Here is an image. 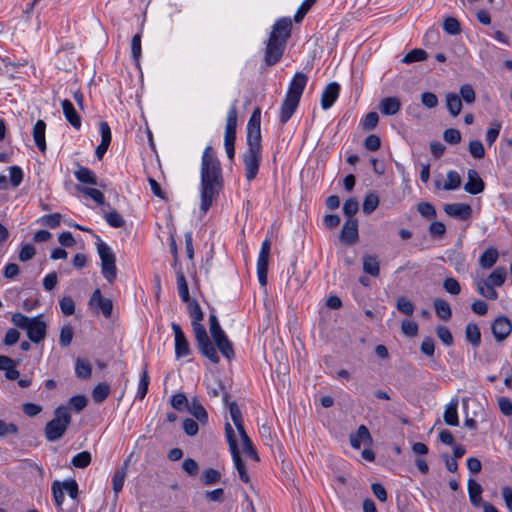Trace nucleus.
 Listing matches in <instances>:
<instances>
[{
	"label": "nucleus",
	"mask_w": 512,
	"mask_h": 512,
	"mask_svg": "<svg viewBox=\"0 0 512 512\" xmlns=\"http://www.w3.org/2000/svg\"><path fill=\"white\" fill-rule=\"evenodd\" d=\"M223 189L222 168L213 148L207 146L201 161L200 210L205 215Z\"/></svg>",
	"instance_id": "obj_1"
},
{
	"label": "nucleus",
	"mask_w": 512,
	"mask_h": 512,
	"mask_svg": "<svg viewBox=\"0 0 512 512\" xmlns=\"http://www.w3.org/2000/svg\"><path fill=\"white\" fill-rule=\"evenodd\" d=\"M291 29L292 20L289 17L280 18L274 23L265 48L264 62L267 67L274 66L281 60Z\"/></svg>",
	"instance_id": "obj_2"
},
{
	"label": "nucleus",
	"mask_w": 512,
	"mask_h": 512,
	"mask_svg": "<svg viewBox=\"0 0 512 512\" xmlns=\"http://www.w3.org/2000/svg\"><path fill=\"white\" fill-rule=\"evenodd\" d=\"M11 322L18 328L26 330L27 337L34 343H40L46 337L47 323L43 315L29 318L18 312L12 315Z\"/></svg>",
	"instance_id": "obj_3"
},
{
	"label": "nucleus",
	"mask_w": 512,
	"mask_h": 512,
	"mask_svg": "<svg viewBox=\"0 0 512 512\" xmlns=\"http://www.w3.org/2000/svg\"><path fill=\"white\" fill-rule=\"evenodd\" d=\"M71 422L70 410L66 406H59L54 411V417L45 426V436L48 441L60 439Z\"/></svg>",
	"instance_id": "obj_4"
},
{
	"label": "nucleus",
	"mask_w": 512,
	"mask_h": 512,
	"mask_svg": "<svg viewBox=\"0 0 512 512\" xmlns=\"http://www.w3.org/2000/svg\"><path fill=\"white\" fill-rule=\"evenodd\" d=\"M262 159L261 142H247V149L242 155L245 177L250 182L256 178Z\"/></svg>",
	"instance_id": "obj_5"
},
{
	"label": "nucleus",
	"mask_w": 512,
	"mask_h": 512,
	"mask_svg": "<svg viewBox=\"0 0 512 512\" xmlns=\"http://www.w3.org/2000/svg\"><path fill=\"white\" fill-rule=\"evenodd\" d=\"M197 347L200 353L208 358L212 363L217 364L220 358L214 348L210 338L207 335L206 328L201 323H191Z\"/></svg>",
	"instance_id": "obj_6"
},
{
	"label": "nucleus",
	"mask_w": 512,
	"mask_h": 512,
	"mask_svg": "<svg viewBox=\"0 0 512 512\" xmlns=\"http://www.w3.org/2000/svg\"><path fill=\"white\" fill-rule=\"evenodd\" d=\"M97 251L101 260L102 274L109 283H113L117 276L115 254L111 248L101 240L97 242Z\"/></svg>",
	"instance_id": "obj_7"
},
{
	"label": "nucleus",
	"mask_w": 512,
	"mask_h": 512,
	"mask_svg": "<svg viewBox=\"0 0 512 512\" xmlns=\"http://www.w3.org/2000/svg\"><path fill=\"white\" fill-rule=\"evenodd\" d=\"M225 435H226V439H227V442L229 445V450L232 454L233 462H234L235 468L238 472L239 478L241 479L242 482L249 483L250 476L246 470L245 463L241 458L237 440H236V435H235L234 429L232 428L230 423L225 424Z\"/></svg>",
	"instance_id": "obj_8"
},
{
	"label": "nucleus",
	"mask_w": 512,
	"mask_h": 512,
	"mask_svg": "<svg viewBox=\"0 0 512 512\" xmlns=\"http://www.w3.org/2000/svg\"><path fill=\"white\" fill-rule=\"evenodd\" d=\"M236 127H237V108L236 104L233 103L230 107L224 134V146L227 153V157L232 161L235 157V140H236Z\"/></svg>",
	"instance_id": "obj_9"
},
{
	"label": "nucleus",
	"mask_w": 512,
	"mask_h": 512,
	"mask_svg": "<svg viewBox=\"0 0 512 512\" xmlns=\"http://www.w3.org/2000/svg\"><path fill=\"white\" fill-rule=\"evenodd\" d=\"M271 242L269 239H265L262 242L260 253L257 260V275L259 283L262 286L267 284V273L269 265V254H270Z\"/></svg>",
	"instance_id": "obj_10"
},
{
	"label": "nucleus",
	"mask_w": 512,
	"mask_h": 512,
	"mask_svg": "<svg viewBox=\"0 0 512 512\" xmlns=\"http://www.w3.org/2000/svg\"><path fill=\"white\" fill-rule=\"evenodd\" d=\"M491 331L497 342L504 341L512 332V324L506 316H498L491 323Z\"/></svg>",
	"instance_id": "obj_11"
},
{
	"label": "nucleus",
	"mask_w": 512,
	"mask_h": 512,
	"mask_svg": "<svg viewBox=\"0 0 512 512\" xmlns=\"http://www.w3.org/2000/svg\"><path fill=\"white\" fill-rule=\"evenodd\" d=\"M261 110L255 108L247 124V142H261Z\"/></svg>",
	"instance_id": "obj_12"
},
{
	"label": "nucleus",
	"mask_w": 512,
	"mask_h": 512,
	"mask_svg": "<svg viewBox=\"0 0 512 512\" xmlns=\"http://www.w3.org/2000/svg\"><path fill=\"white\" fill-rule=\"evenodd\" d=\"M89 305L94 311H101L106 318H109L112 314V301L108 298H103L99 289L93 292Z\"/></svg>",
	"instance_id": "obj_13"
},
{
	"label": "nucleus",
	"mask_w": 512,
	"mask_h": 512,
	"mask_svg": "<svg viewBox=\"0 0 512 512\" xmlns=\"http://www.w3.org/2000/svg\"><path fill=\"white\" fill-rule=\"evenodd\" d=\"M307 82V75L302 72H297L289 84L286 96L300 101Z\"/></svg>",
	"instance_id": "obj_14"
},
{
	"label": "nucleus",
	"mask_w": 512,
	"mask_h": 512,
	"mask_svg": "<svg viewBox=\"0 0 512 512\" xmlns=\"http://www.w3.org/2000/svg\"><path fill=\"white\" fill-rule=\"evenodd\" d=\"M358 234V220L347 219L341 229L340 240L347 245H352L357 242Z\"/></svg>",
	"instance_id": "obj_15"
},
{
	"label": "nucleus",
	"mask_w": 512,
	"mask_h": 512,
	"mask_svg": "<svg viewBox=\"0 0 512 512\" xmlns=\"http://www.w3.org/2000/svg\"><path fill=\"white\" fill-rule=\"evenodd\" d=\"M444 211L447 215L461 221L469 219L472 215V208L466 203L445 204Z\"/></svg>",
	"instance_id": "obj_16"
},
{
	"label": "nucleus",
	"mask_w": 512,
	"mask_h": 512,
	"mask_svg": "<svg viewBox=\"0 0 512 512\" xmlns=\"http://www.w3.org/2000/svg\"><path fill=\"white\" fill-rule=\"evenodd\" d=\"M468 181L464 185V190L472 195L482 193L485 189V182L479 176V173L474 169H469L467 172Z\"/></svg>",
	"instance_id": "obj_17"
},
{
	"label": "nucleus",
	"mask_w": 512,
	"mask_h": 512,
	"mask_svg": "<svg viewBox=\"0 0 512 512\" xmlns=\"http://www.w3.org/2000/svg\"><path fill=\"white\" fill-rule=\"evenodd\" d=\"M340 93V85L337 82L329 83L321 95V107L324 110L329 109L335 103Z\"/></svg>",
	"instance_id": "obj_18"
},
{
	"label": "nucleus",
	"mask_w": 512,
	"mask_h": 512,
	"mask_svg": "<svg viewBox=\"0 0 512 512\" xmlns=\"http://www.w3.org/2000/svg\"><path fill=\"white\" fill-rule=\"evenodd\" d=\"M212 338L217 346L218 350L228 360L234 358V349L231 341L228 339L224 331L212 335Z\"/></svg>",
	"instance_id": "obj_19"
},
{
	"label": "nucleus",
	"mask_w": 512,
	"mask_h": 512,
	"mask_svg": "<svg viewBox=\"0 0 512 512\" xmlns=\"http://www.w3.org/2000/svg\"><path fill=\"white\" fill-rule=\"evenodd\" d=\"M99 130L101 134V142L96 147L95 153L97 158L100 160L108 150V147L111 143V130L109 125L104 121L100 122Z\"/></svg>",
	"instance_id": "obj_20"
},
{
	"label": "nucleus",
	"mask_w": 512,
	"mask_h": 512,
	"mask_svg": "<svg viewBox=\"0 0 512 512\" xmlns=\"http://www.w3.org/2000/svg\"><path fill=\"white\" fill-rule=\"evenodd\" d=\"M349 439L354 449H359L362 443H372L371 434L365 425H360L355 433L350 434Z\"/></svg>",
	"instance_id": "obj_21"
},
{
	"label": "nucleus",
	"mask_w": 512,
	"mask_h": 512,
	"mask_svg": "<svg viewBox=\"0 0 512 512\" xmlns=\"http://www.w3.org/2000/svg\"><path fill=\"white\" fill-rule=\"evenodd\" d=\"M459 400L458 397H454L450 400V402L446 405L443 418L444 422L449 426H458L459 418H458V408Z\"/></svg>",
	"instance_id": "obj_22"
},
{
	"label": "nucleus",
	"mask_w": 512,
	"mask_h": 512,
	"mask_svg": "<svg viewBox=\"0 0 512 512\" xmlns=\"http://www.w3.org/2000/svg\"><path fill=\"white\" fill-rule=\"evenodd\" d=\"M299 104V100L285 96V99L281 105L279 120L281 124L287 123L294 112L296 111Z\"/></svg>",
	"instance_id": "obj_23"
},
{
	"label": "nucleus",
	"mask_w": 512,
	"mask_h": 512,
	"mask_svg": "<svg viewBox=\"0 0 512 512\" xmlns=\"http://www.w3.org/2000/svg\"><path fill=\"white\" fill-rule=\"evenodd\" d=\"M380 112L383 115L391 116L397 114L401 109V101L398 97H386L380 101Z\"/></svg>",
	"instance_id": "obj_24"
},
{
	"label": "nucleus",
	"mask_w": 512,
	"mask_h": 512,
	"mask_svg": "<svg viewBox=\"0 0 512 512\" xmlns=\"http://www.w3.org/2000/svg\"><path fill=\"white\" fill-rule=\"evenodd\" d=\"M61 106L63 109L64 116L66 120L75 128L79 129L81 127V118L77 114L73 104L67 100L64 99L61 102Z\"/></svg>",
	"instance_id": "obj_25"
},
{
	"label": "nucleus",
	"mask_w": 512,
	"mask_h": 512,
	"mask_svg": "<svg viewBox=\"0 0 512 512\" xmlns=\"http://www.w3.org/2000/svg\"><path fill=\"white\" fill-rule=\"evenodd\" d=\"M187 411L195 417L200 424L206 425L208 423V413L196 398L192 399L191 403H189Z\"/></svg>",
	"instance_id": "obj_26"
},
{
	"label": "nucleus",
	"mask_w": 512,
	"mask_h": 512,
	"mask_svg": "<svg viewBox=\"0 0 512 512\" xmlns=\"http://www.w3.org/2000/svg\"><path fill=\"white\" fill-rule=\"evenodd\" d=\"M45 130V122L43 120H38L32 131L34 142L41 152H45L46 150Z\"/></svg>",
	"instance_id": "obj_27"
},
{
	"label": "nucleus",
	"mask_w": 512,
	"mask_h": 512,
	"mask_svg": "<svg viewBox=\"0 0 512 512\" xmlns=\"http://www.w3.org/2000/svg\"><path fill=\"white\" fill-rule=\"evenodd\" d=\"M468 494L470 498V502L473 506L478 507L482 505V498L481 494L483 492V489L481 485L474 479L470 478L468 480Z\"/></svg>",
	"instance_id": "obj_28"
},
{
	"label": "nucleus",
	"mask_w": 512,
	"mask_h": 512,
	"mask_svg": "<svg viewBox=\"0 0 512 512\" xmlns=\"http://www.w3.org/2000/svg\"><path fill=\"white\" fill-rule=\"evenodd\" d=\"M499 257L498 251L494 247L487 248L479 257V265L483 269H490L497 262Z\"/></svg>",
	"instance_id": "obj_29"
},
{
	"label": "nucleus",
	"mask_w": 512,
	"mask_h": 512,
	"mask_svg": "<svg viewBox=\"0 0 512 512\" xmlns=\"http://www.w3.org/2000/svg\"><path fill=\"white\" fill-rule=\"evenodd\" d=\"M363 271L373 277H378L380 274V266L377 256L364 255L363 256Z\"/></svg>",
	"instance_id": "obj_30"
},
{
	"label": "nucleus",
	"mask_w": 512,
	"mask_h": 512,
	"mask_svg": "<svg viewBox=\"0 0 512 512\" xmlns=\"http://www.w3.org/2000/svg\"><path fill=\"white\" fill-rule=\"evenodd\" d=\"M476 288L478 293L486 299L496 300L498 298V293L495 290L494 286L491 283H489V281H487L486 279L478 280L476 282Z\"/></svg>",
	"instance_id": "obj_31"
},
{
	"label": "nucleus",
	"mask_w": 512,
	"mask_h": 512,
	"mask_svg": "<svg viewBox=\"0 0 512 512\" xmlns=\"http://www.w3.org/2000/svg\"><path fill=\"white\" fill-rule=\"evenodd\" d=\"M465 338L473 347H478L481 343L480 328L476 323H468L465 328Z\"/></svg>",
	"instance_id": "obj_32"
},
{
	"label": "nucleus",
	"mask_w": 512,
	"mask_h": 512,
	"mask_svg": "<svg viewBox=\"0 0 512 512\" xmlns=\"http://www.w3.org/2000/svg\"><path fill=\"white\" fill-rule=\"evenodd\" d=\"M435 312L439 318L444 321H448L452 316V310L449 303L441 298H437L433 302Z\"/></svg>",
	"instance_id": "obj_33"
},
{
	"label": "nucleus",
	"mask_w": 512,
	"mask_h": 512,
	"mask_svg": "<svg viewBox=\"0 0 512 512\" xmlns=\"http://www.w3.org/2000/svg\"><path fill=\"white\" fill-rule=\"evenodd\" d=\"M75 178L82 183L91 184V185H97V178L95 173L90 170L87 167L80 166L75 172H74Z\"/></svg>",
	"instance_id": "obj_34"
},
{
	"label": "nucleus",
	"mask_w": 512,
	"mask_h": 512,
	"mask_svg": "<svg viewBox=\"0 0 512 512\" xmlns=\"http://www.w3.org/2000/svg\"><path fill=\"white\" fill-rule=\"evenodd\" d=\"M127 466L128 464L127 462H125L123 466L119 470H117L113 475L112 487L116 496L123 488L124 481L127 476Z\"/></svg>",
	"instance_id": "obj_35"
},
{
	"label": "nucleus",
	"mask_w": 512,
	"mask_h": 512,
	"mask_svg": "<svg viewBox=\"0 0 512 512\" xmlns=\"http://www.w3.org/2000/svg\"><path fill=\"white\" fill-rule=\"evenodd\" d=\"M241 440H242V449L243 453L252 458L254 461H259V455L256 451V449L253 446V443L249 436L247 435L246 431H242L239 433Z\"/></svg>",
	"instance_id": "obj_36"
},
{
	"label": "nucleus",
	"mask_w": 512,
	"mask_h": 512,
	"mask_svg": "<svg viewBox=\"0 0 512 512\" xmlns=\"http://www.w3.org/2000/svg\"><path fill=\"white\" fill-rule=\"evenodd\" d=\"M446 106L449 111V113L452 116H457L460 114L462 109V101L459 95L455 93H448L446 95Z\"/></svg>",
	"instance_id": "obj_37"
},
{
	"label": "nucleus",
	"mask_w": 512,
	"mask_h": 512,
	"mask_svg": "<svg viewBox=\"0 0 512 512\" xmlns=\"http://www.w3.org/2000/svg\"><path fill=\"white\" fill-rule=\"evenodd\" d=\"M229 412L237 431L239 433L245 431L242 420V413L236 402L229 403Z\"/></svg>",
	"instance_id": "obj_38"
},
{
	"label": "nucleus",
	"mask_w": 512,
	"mask_h": 512,
	"mask_svg": "<svg viewBox=\"0 0 512 512\" xmlns=\"http://www.w3.org/2000/svg\"><path fill=\"white\" fill-rule=\"evenodd\" d=\"M461 176L455 170H450L447 172V180L442 186V189L446 191L456 190L461 186Z\"/></svg>",
	"instance_id": "obj_39"
},
{
	"label": "nucleus",
	"mask_w": 512,
	"mask_h": 512,
	"mask_svg": "<svg viewBox=\"0 0 512 512\" xmlns=\"http://www.w3.org/2000/svg\"><path fill=\"white\" fill-rule=\"evenodd\" d=\"M507 278V271L504 267H497L486 279L493 286L500 287L504 284Z\"/></svg>",
	"instance_id": "obj_40"
},
{
	"label": "nucleus",
	"mask_w": 512,
	"mask_h": 512,
	"mask_svg": "<svg viewBox=\"0 0 512 512\" xmlns=\"http://www.w3.org/2000/svg\"><path fill=\"white\" fill-rule=\"evenodd\" d=\"M379 205V197L376 193H369L365 196L362 209L367 215L371 214L376 210Z\"/></svg>",
	"instance_id": "obj_41"
},
{
	"label": "nucleus",
	"mask_w": 512,
	"mask_h": 512,
	"mask_svg": "<svg viewBox=\"0 0 512 512\" xmlns=\"http://www.w3.org/2000/svg\"><path fill=\"white\" fill-rule=\"evenodd\" d=\"M428 54L425 50L416 48L408 52L404 58L402 59V62L405 64H411L414 62H419L427 59Z\"/></svg>",
	"instance_id": "obj_42"
},
{
	"label": "nucleus",
	"mask_w": 512,
	"mask_h": 512,
	"mask_svg": "<svg viewBox=\"0 0 512 512\" xmlns=\"http://www.w3.org/2000/svg\"><path fill=\"white\" fill-rule=\"evenodd\" d=\"M77 190L93 199L98 205L104 204V195L100 190L84 186H77Z\"/></svg>",
	"instance_id": "obj_43"
},
{
	"label": "nucleus",
	"mask_w": 512,
	"mask_h": 512,
	"mask_svg": "<svg viewBox=\"0 0 512 512\" xmlns=\"http://www.w3.org/2000/svg\"><path fill=\"white\" fill-rule=\"evenodd\" d=\"M170 404L175 410L181 412L188 409L189 401L184 393H177L170 398Z\"/></svg>",
	"instance_id": "obj_44"
},
{
	"label": "nucleus",
	"mask_w": 512,
	"mask_h": 512,
	"mask_svg": "<svg viewBox=\"0 0 512 512\" xmlns=\"http://www.w3.org/2000/svg\"><path fill=\"white\" fill-rule=\"evenodd\" d=\"M396 307H397L398 311H400L401 313H403L407 316H411L414 313V309H415L413 303L405 296H400L397 299Z\"/></svg>",
	"instance_id": "obj_45"
},
{
	"label": "nucleus",
	"mask_w": 512,
	"mask_h": 512,
	"mask_svg": "<svg viewBox=\"0 0 512 512\" xmlns=\"http://www.w3.org/2000/svg\"><path fill=\"white\" fill-rule=\"evenodd\" d=\"M501 130V123L499 121H492L490 127L486 132V142L489 146H492L499 136Z\"/></svg>",
	"instance_id": "obj_46"
},
{
	"label": "nucleus",
	"mask_w": 512,
	"mask_h": 512,
	"mask_svg": "<svg viewBox=\"0 0 512 512\" xmlns=\"http://www.w3.org/2000/svg\"><path fill=\"white\" fill-rule=\"evenodd\" d=\"M443 29L450 35H457L461 32L460 22L454 17H447L444 20Z\"/></svg>",
	"instance_id": "obj_47"
},
{
	"label": "nucleus",
	"mask_w": 512,
	"mask_h": 512,
	"mask_svg": "<svg viewBox=\"0 0 512 512\" xmlns=\"http://www.w3.org/2000/svg\"><path fill=\"white\" fill-rule=\"evenodd\" d=\"M436 335L442 341V343L446 346L453 345L454 339L451 331L443 325H438L436 327Z\"/></svg>",
	"instance_id": "obj_48"
},
{
	"label": "nucleus",
	"mask_w": 512,
	"mask_h": 512,
	"mask_svg": "<svg viewBox=\"0 0 512 512\" xmlns=\"http://www.w3.org/2000/svg\"><path fill=\"white\" fill-rule=\"evenodd\" d=\"M359 210V203L356 198L351 197L347 199L343 205V213L348 217V219H355L354 215Z\"/></svg>",
	"instance_id": "obj_49"
},
{
	"label": "nucleus",
	"mask_w": 512,
	"mask_h": 512,
	"mask_svg": "<svg viewBox=\"0 0 512 512\" xmlns=\"http://www.w3.org/2000/svg\"><path fill=\"white\" fill-rule=\"evenodd\" d=\"M91 365L87 361L78 359L76 361L75 373L77 377L87 379L91 376Z\"/></svg>",
	"instance_id": "obj_50"
},
{
	"label": "nucleus",
	"mask_w": 512,
	"mask_h": 512,
	"mask_svg": "<svg viewBox=\"0 0 512 512\" xmlns=\"http://www.w3.org/2000/svg\"><path fill=\"white\" fill-rule=\"evenodd\" d=\"M104 218L106 222L112 227L120 228L125 225V220L115 210L105 213Z\"/></svg>",
	"instance_id": "obj_51"
},
{
	"label": "nucleus",
	"mask_w": 512,
	"mask_h": 512,
	"mask_svg": "<svg viewBox=\"0 0 512 512\" xmlns=\"http://www.w3.org/2000/svg\"><path fill=\"white\" fill-rule=\"evenodd\" d=\"M191 354V349L187 338L175 343V356L177 359L187 357Z\"/></svg>",
	"instance_id": "obj_52"
},
{
	"label": "nucleus",
	"mask_w": 512,
	"mask_h": 512,
	"mask_svg": "<svg viewBox=\"0 0 512 512\" xmlns=\"http://www.w3.org/2000/svg\"><path fill=\"white\" fill-rule=\"evenodd\" d=\"M316 1L317 0H304L294 15V21L296 23L302 22L305 15L308 13V11L311 9V7L315 4Z\"/></svg>",
	"instance_id": "obj_53"
},
{
	"label": "nucleus",
	"mask_w": 512,
	"mask_h": 512,
	"mask_svg": "<svg viewBox=\"0 0 512 512\" xmlns=\"http://www.w3.org/2000/svg\"><path fill=\"white\" fill-rule=\"evenodd\" d=\"M379 122V116L376 112L372 111L366 114L361 122L362 128L367 131L374 130Z\"/></svg>",
	"instance_id": "obj_54"
},
{
	"label": "nucleus",
	"mask_w": 512,
	"mask_h": 512,
	"mask_svg": "<svg viewBox=\"0 0 512 512\" xmlns=\"http://www.w3.org/2000/svg\"><path fill=\"white\" fill-rule=\"evenodd\" d=\"M110 389L106 384H98L92 392L93 400L97 403L104 401L109 395Z\"/></svg>",
	"instance_id": "obj_55"
},
{
	"label": "nucleus",
	"mask_w": 512,
	"mask_h": 512,
	"mask_svg": "<svg viewBox=\"0 0 512 512\" xmlns=\"http://www.w3.org/2000/svg\"><path fill=\"white\" fill-rule=\"evenodd\" d=\"M62 220V215L60 213H53L49 215H44L40 218V223L44 226L50 228H56L60 225Z\"/></svg>",
	"instance_id": "obj_56"
},
{
	"label": "nucleus",
	"mask_w": 512,
	"mask_h": 512,
	"mask_svg": "<svg viewBox=\"0 0 512 512\" xmlns=\"http://www.w3.org/2000/svg\"><path fill=\"white\" fill-rule=\"evenodd\" d=\"M91 462V454L87 451L80 452L72 458V464L77 468H85Z\"/></svg>",
	"instance_id": "obj_57"
},
{
	"label": "nucleus",
	"mask_w": 512,
	"mask_h": 512,
	"mask_svg": "<svg viewBox=\"0 0 512 512\" xmlns=\"http://www.w3.org/2000/svg\"><path fill=\"white\" fill-rule=\"evenodd\" d=\"M220 477L221 475L217 470L208 468L202 474V482L205 485H213L220 480Z\"/></svg>",
	"instance_id": "obj_58"
},
{
	"label": "nucleus",
	"mask_w": 512,
	"mask_h": 512,
	"mask_svg": "<svg viewBox=\"0 0 512 512\" xmlns=\"http://www.w3.org/2000/svg\"><path fill=\"white\" fill-rule=\"evenodd\" d=\"M469 152L476 159H481L485 156V148L479 140H471L469 142Z\"/></svg>",
	"instance_id": "obj_59"
},
{
	"label": "nucleus",
	"mask_w": 512,
	"mask_h": 512,
	"mask_svg": "<svg viewBox=\"0 0 512 512\" xmlns=\"http://www.w3.org/2000/svg\"><path fill=\"white\" fill-rule=\"evenodd\" d=\"M460 98L463 99L467 104H472L475 101V91L470 84H463L460 87Z\"/></svg>",
	"instance_id": "obj_60"
},
{
	"label": "nucleus",
	"mask_w": 512,
	"mask_h": 512,
	"mask_svg": "<svg viewBox=\"0 0 512 512\" xmlns=\"http://www.w3.org/2000/svg\"><path fill=\"white\" fill-rule=\"evenodd\" d=\"M421 352L429 358L435 353V342L432 337H425L420 345Z\"/></svg>",
	"instance_id": "obj_61"
},
{
	"label": "nucleus",
	"mask_w": 512,
	"mask_h": 512,
	"mask_svg": "<svg viewBox=\"0 0 512 512\" xmlns=\"http://www.w3.org/2000/svg\"><path fill=\"white\" fill-rule=\"evenodd\" d=\"M182 428L186 435L195 436L199 431V424L191 418H185L182 422Z\"/></svg>",
	"instance_id": "obj_62"
},
{
	"label": "nucleus",
	"mask_w": 512,
	"mask_h": 512,
	"mask_svg": "<svg viewBox=\"0 0 512 512\" xmlns=\"http://www.w3.org/2000/svg\"><path fill=\"white\" fill-rule=\"evenodd\" d=\"M418 212L427 219H432L436 217V209L429 202H421L417 206Z\"/></svg>",
	"instance_id": "obj_63"
},
{
	"label": "nucleus",
	"mask_w": 512,
	"mask_h": 512,
	"mask_svg": "<svg viewBox=\"0 0 512 512\" xmlns=\"http://www.w3.org/2000/svg\"><path fill=\"white\" fill-rule=\"evenodd\" d=\"M444 289L452 294V295H458L461 292V286L459 282L452 277H447L443 282Z\"/></svg>",
	"instance_id": "obj_64"
}]
</instances>
